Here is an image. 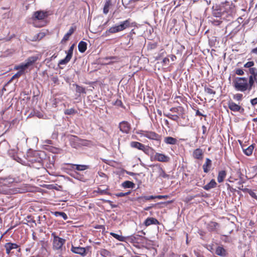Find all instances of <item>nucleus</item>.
<instances>
[{"label": "nucleus", "instance_id": "obj_31", "mask_svg": "<svg viewBox=\"0 0 257 257\" xmlns=\"http://www.w3.org/2000/svg\"><path fill=\"white\" fill-rule=\"evenodd\" d=\"M255 82L257 83V79H254L252 76H249L248 80L247 79V85L249 91L252 89Z\"/></svg>", "mask_w": 257, "mask_h": 257}, {"label": "nucleus", "instance_id": "obj_25", "mask_svg": "<svg viewBox=\"0 0 257 257\" xmlns=\"http://www.w3.org/2000/svg\"><path fill=\"white\" fill-rule=\"evenodd\" d=\"M242 148L243 152L244 153V154L247 156H250L252 154L254 148V145L252 144V145H250L249 146H248L246 149H244L243 147H242Z\"/></svg>", "mask_w": 257, "mask_h": 257}, {"label": "nucleus", "instance_id": "obj_57", "mask_svg": "<svg viewBox=\"0 0 257 257\" xmlns=\"http://www.w3.org/2000/svg\"><path fill=\"white\" fill-rule=\"evenodd\" d=\"M237 173L238 174V177L240 179V181L238 182V184H241L244 182L243 181V178H242L243 174L241 173V171L239 170L237 171Z\"/></svg>", "mask_w": 257, "mask_h": 257}, {"label": "nucleus", "instance_id": "obj_6", "mask_svg": "<svg viewBox=\"0 0 257 257\" xmlns=\"http://www.w3.org/2000/svg\"><path fill=\"white\" fill-rule=\"evenodd\" d=\"M130 146L133 148L137 149L139 150L142 151L144 153L148 155L150 150L153 149L149 146H145L143 144L138 142L133 141L130 143Z\"/></svg>", "mask_w": 257, "mask_h": 257}, {"label": "nucleus", "instance_id": "obj_14", "mask_svg": "<svg viewBox=\"0 0 257 257\" xmlns=\"http://www.w3.org/2000/svg\"><path fill=\"white\" fill-rule=\"evenodd\" d=\"M25 222L23 223L29 225L31 227L36 226L37 224L34 217L31 215L27 216L24 219Z\"/></svg>", "mask_w": 257, "mask_h": 257}, {"label": "nucleus", "instance_id": "obj_64", "mask_svg": "<svg viewBox=\"0 0 257 257\" xmlns=\"http://www.w3.org/2000/svg\"><path fill=\"white\" fill-rule=\"evenodd\" d=\"M166 257H177V255L173 252H169L166 255Z\"/></svg>", "mask_w": 257, "mask_h": 257}, {"label": "nucleus", "instance_id": "obj_3", "mask_svg": "<svg viewBox=\"0 0 257 257\" xmlns=\"http://www.w3.org/2000/svg\"><path fill=\"white\" fill-rule=\"evenodd\" d=\"M221 11L222 13L232 16L236 12V7L232 2L225 1L221 4Z\"/></svg>", "mask_w": 257, "mask_h": 257}, {"label": "nucleus", "instance_id": "obj_27", "mask_svg": "<svg viewBox=\"0 0 257 257\" xmlns=\"http://www.w3.org/2000/svg\"><path fill=\"white\" fill-rule=\"evenodd\" d=\"M5 183H4L3 186H0V193L3 194H8L9 193H11L10 189H8L7 186V180H5Z\"/></svg>", "mask_w": 257, "mask_h": 257}, {"label": "nucleus", "instance_id": "obj_37", "mask_svg": "<svg viewBox=\"0 0 257 257\" xmlns=\"http://www.w3.org/2000/svg\"><path fill=\"white\" fill-rule=\"evenodd\" d=\"M202 196H203V195L200 194H196V195H193V196H189L185 198V199L184 200V202L186 203H188L196 197H202Z\"/></svg>", "mask_w": 257, "mask_h": 257}, {"label": "nucleus", "instance_id": "obj_24", "mask_svg": "<svg viewBox=\"0 0 257 257\" xmlns=\"http://www.w3.org/2000/svg\"><path fill=\"white\" fill-rule=\"evenodd\" d=\"M165 144L168 145H176L178 142V140L172 137H167L164 138V140Z\"/></svg>", "mask_w": 257, "mask_h": 257}, {"label": "nucleus", "instance_id": "obj_39", "mask_svg": "<svg viewBox=\"0 0 257 257\" xmlns=\"http://www.w3.org/2000/svg\"><path fill=\"white\" fill-rule=\"evenodd\" d=\"M249 72L250 74L249 76H252L254 79H257V69L255 68H251L249 69Z\"/></svg>", "mask_w": 257, "mask_h": 257}, {"label": "nucleus", "instance_id": "obj_51", "mask_svg": "<svg viewBox=\"0 0 257 257\" xmlns=\"http://www.w3.org/2000/svg\"><path fill=\"white\" fill-rule=\"evenodd\" d=\"M193 109H194V111H195L196 116H203L204 117H206V115L201 113L199 109H196L195 108H193Z\"/></svg>", "mask_w": 257, "mask_h": 257}, {"label": "nucleus", "instance_id": "obj_44", "mask_svg": "<svg viewBox=\"0 0 257 257\" xmlns=\"http://www.w3.org/2000/svg\"><path fill=\"white\" fill-rule=\"evenodd\" d=\"M33 153V152L31 150H29L26 154L27 156V159L31 162H34L35 161V160L32 158V155Z\"/></svg>", "mask_w": 257, "mask_h": 257}, {"label": "nucleus", "instance_id": "obj_59", "mask_svg": "<svg viewBox=\"0 0 257 257\" xmlns=\"http://www.w3.org/2000/svg\"><path fill=\"white\" fill-rule=\"evenodd\" d=\"M211 22L213 25L215 26H218L221 24L222 21L219 20H213Z\"/></svg>", "mask_w": 257, "mask_h": 257}, {"label": "nucleus", "instance_id": "obj_55", "mask_svg": "<svg viewBox=\"0 0 257 257\" xmlns=\"http://www.w3.org/2000/svg\"><path fill=\"white\" fill-rule=\"evenodd\" d=\"M157 47V43H150L148 44V48L153 50L155 49Z\"/></svg>", "mask_w": 257, "mask_h": 257}, {"label": "nucleus", "instance_id": "obj_15", "mask_svg": "<svg viewBox=\"0 0 257 257\" xmlns=\"http://www.w3.org/2000/svg\"><path fill=\"white\" fill-rule=\"evenodd\" d=\"M227 104L228 108L231 111L237 112L239 111L241 109H242L243 110H244L243 108H241V107L240 105L237 104L232 100L229 101Z\"/></svg>", "mask_w": 257, "mask_h": 257}, {"label": "nucleus", "instance_id": "obj_29", "mask_svg": "<svg viewBox=\"0 0 257 257\" xmlns=\"http://www.w3.org/2000/svg\"><path fill=\"white\" fill-rule=\"evenodd\" d=\"M219 224L216 222L211 221L208 225V228L210 231H215L219 227Z\"/></svg>", "mask_w": 257, "mask_h": 257}, {"label": "nucleus", "instance_id": "obj_58", "mask_svg": "<svg viewBox=\"0 0 257 257\" xmlns=\"http://www.w3.org/2000/svg\"><path fill=\"white\" fill-rule=\"evenodd\" d=\"M11 16H12V13H11L10 11H9L8 13H5L3 15V18L4 19H9V18H11Z\"/></svg>", "mask_w": 257, "mask_h": 257}, {"label": "nucleus", "instance_id": "obj_49", "mask_svg": "<svg viewBox=\"0 0 257 257\" xmlns=\"http://www.w3.org/2000/svg\"><path fill=\"white\" fill-rule=\"evenodd\" d=\"M174 100H175V102H176L179 104L180 103L179 100L183 103L184 102V98L181 96H175L174 97Z\"/></svg>", "mask_w": 257, "mask_h": 257}, {"label": "nucleus", "instance_id": "obj_2", "mask_svg": "<svg viewBox=\"0 0 257 257\" xmlns=\"http://www.w3.org/2000/svg\"><path fill=\"white\" fill-rule=\"evenodd\" d=\"M51 236L53 237L52 240V248L53 250H61L63 245L65 243V239L59 237L55 232L51 233Z\"/></svg>", "mask_w": 257, "mask_h": 257}, {"label": "nucleus", "instance_id": "obj_35", "mask_svg": "<svg viewBox=\"0 0 257 257\" xmlns=\"http://www.w3.org/2000/svg\"><path fill=\"white\" fill-rule=\"evenodd\" d=\"M135 186V184L130 181H125L122 183V186L124 188H133Z\"/></svg>", "mask_w": 257, "mask_h": 257}, {"label": "nucleus", "instance_id": "obj_17", "mask_svg": "<svg viewBox=\"0 0 257 257\" xmlns=\"http://www.w3.org/2000/svg\"><path fill=\"white\" fill-rule=\"evenodd\" d=\"M170 110L174 112H177L182 118H185V109L182 106H178L176 107H172Z\"/></svg>", "mask_w": 257, "mask_h": 257}, {"label": "nucleus", "instance_id": "obj_60", "mask_svg": "<svg viewBox=\"0 0 257 257\" xmlns=\"http://www.w3.org/2000/svg\"><path fill=\"white\" fill-rule=\"evenodd\" d=\"M235 73L238 75H242L244 74V72L243 70L241 69H237L235 70Z\"/></svg>", "mask_w": 257, "mask_h": 257}, {"label": "nucleus", "instance_id": "obj_18", "mask_svg": "<svg viewBox=\"0 0 257 257\" xmlns=\"http://www.w3.org/2000/svg\"><path fill=\"white\" fill-rule=\"evenodd\" d=\"M192 156L194 158L198 160H202L203 156V152L202 149L197 148L194 150Z\"/></svg>", "mask_w": 257, "mask_h": 257}, {"label": "nucleus", "instance_id": "obj_62", "mask_svg": "<svg viewBox=\"0 0 257 257\" xmlns=\"http://www.w3.org/2000/svg\"><path fill=\"white\" fill-rule=\"evenodd\" d=\"M250 103L252 106H255L257 104V97L251 99L250 100Z\"/></svg>", "mask_w": 257, "mask_h": 257}, {"label": "nucleus", "instance_id": "obj_10", "mask_svg": "<svg viewBox=\"0 0 257 257\" xmlns=\"http://www.w3.org/2000/svg\"><path fill=\"white\" fill-rule=\"evenodd\" d=\"M154 160L161 162L167 163L170 161V157L164 154L156 153L154 155Z\"/></svg>", "mask_w": 257, "mask_h": 257}, {"label": "nucleus", "instance_id": "obj_34", "mask_svg": "<svg viewBox=\"0 0 257 257\" xmlns=\"http://www.w3.org/2000/svg\"><path fill=\"white\" fill-rule=\"evenodd\" d=\"M164 115L171 120H173L177 121V122H178V121H179L180 115H173L170 113H164Z\"/></svg>", "mask_w": 257, "mask_h": 257}, {"label": "nucleus", "instance_id": "obj_38", "mask_svg": "<svg viewBox=\"0 0 257 257\" xmlns=\"http://www.w3.org/2000/svg\"><path fill=\"white\" fill-rule=\"evenodd\" d=\"M93 193L94 194L97 193L100 195H110V193L108 192V189L107 188L105 190H101L100 188H98L96 190H94Z\"/></svg>", "mask_w": 257, "mask_h": 257}, {"label": "nucleus", "instance_id": "obj_19", "mask_svg": "<svg viewBox=\"0 0 257 257\" xmlns=\"http://www.w3.org/2000/svg\"><path fill=\"white\" fill-rule=\"evenodd\" d=\"M212 166V161L209 158H206L205 163L203 165L202 168L203 171L205 173H207L210 170Z\"/></svg>", "mask_w": 257, "mask_h": 257}, {"label": "nucleus", "instance_id": "obj_9", "mask_svg": "<svg viewBox=\"0 0 257 257\" xmlns=\"http://www.w3.org/2000/svg\"><path fill=\"white\" fill-rule=\"evenodd\" d=\"M48 16V12L42 11H38L34 13L33 20H43Z\"/></svg>", "mask_w": 257, "mask_h": 257}, {"label": "nucleus", "instance_id": "obj_12", "mask_svg": "<svg viewBox=\"0 0 257 257\" xmlns=\"http://www.w3.org/2000/svg\"><path fill=\"white\" fill-rule=\"evenodd\" d=\"M4 247L6 249V252L7 254H10L12 249H17L19 247V245L16 243L8 242L6 243Z\"/></svg>", "mask_w": 257, "mask_h": 257}, {"label": "nucleus", "instance_id": "obj_4", "mask_svg": "<svg viewBox=\"0 0 257 257\" xmlns=\"http://www.w3.org/2000/svg\"><path fill=\"white\" fill-rule=\"evenodd\" d=\"M130 27V20L127 19L121 22L119 25L110 27L107 31H106V33L107 32L111 34L117 33L122 31Z\"/></svg>", "mask_w": 257, "mask_h": 257}, {"label": "nucleus", "instance_id": "obj_28", "mask_svg": "<svg viewBox=\"0 0 257 257\" xmlns=\"http://www.w3.org/2000/svg\"><path fill=\"white\" fill-rule=\"evenodd\" d=\"M217 183L214 179H212L210 182L203 186V189L205 190H209L212 188H214L216 187Z\"/></svg>", "mask_w": 257, "mask_h": 257}, {"label": "nucleus", "instance_id": "obj_1", "mask_svg": "<svg viewBox=\"0 0 257 257\" xmlns=\"http://www.w3.org/2000/svg\"><path fill=\"white\" fill-rule=\"evenodd\" d=\"M233 86L237 91L249 92L247 85V78L246 77H236L232 82Z\"/></svg>", "mask_w": 257, "mask_h": 257}, {"label": "nucleus", "instance_id": "obj_13", "mask_svg": "<svg viewBox=\"0 0 257 257\" xmlns=\"http://www.w3.org/2000/svg\"><path fill=\"white\" fill-rule=\"evenodd\" d=\"M71 250L73 253L79 254L83 256H85L87 254L86 250L84 247H75L72 245Z\"/></svg>", "mask_w": 257, "mask_h": 257}, {"label": "nucleus", "instance_id": "obj_11", "mask_svg": "<svg viewBox=\"0 0 257 257\" xmlns=\"http://www.w3.org/2000/svg\"><path fill=\"white\" fill-rule=\"evenodd\" d=\"M145 137L149 140H155L157 141H160L161 136L153 131H147L145 134Z\"/></svg>", "mask_w": 257, "mask_h": 257}, {"label": "nucleus", "instance_id": "obj_54", "mask_svg": "<svg viewBox=\"0 0 257 257\" xmlns=\"http://www.w3.org/2000/svg\"><path fill=\"white\" fill-rule=\"evenodd\" d=\"M147 131L145 130H138L136 132V134L138 135H139L140 137H145V134L146 133Z\"/></svg>", "mask_w": 257, "mask_h": 257}, {"label": "nucleus", "instance_id": "obj_50", "mask_svg": "<svg viewBox=\"0 0 257 257\" xmlns=\"http://www.w3.org/2000/svg\"><path fill=\"white\" fill-rule=\"evenodd\" d=\"M130 193H131L130 191H128V192H125V193L119 192V193H117L115 194V196L118 197H123V196H125L126 195H128Z\"/></svg>", "mask_w": 257, "mask_h": 257}, {"label": "nucleus", "instance_id": "obj_56", "mask_svg": "<svg viewBox=\"0 0 257 257\" xmlns=\"http://www.w3.org/2000/svg\"><path fill=\"white\" fill-rule=\"evenodd\" d=\"M22 75V71H18L16 74L12 76L11 80H13L16 78H19Z\"/></svg>", "mask_w": 257, "mask_h": 257}, {"label": "nucleus", "instance_id": "obj_61", "mask_svg": "<svg viewBox=\"0 0 257 257\" xmlns=\"http://www.w3.org/2000/svg\"><path fill=\"white\" fill-rule=\"evenodd\" d=\"M249 194L253 198L257 200V195L255 193L251 190L249 191Z\"/></svg>", "mask_w": 257, "mask_h": 257}, {"label": "nucleus", "instance_id": "obj_46", "mask_svg": "<svg viewBox=\"0 0 257 257\" xmlns=\"http://www.w3.org/2000/svg\"><path fill=\"white\" fill-rule=\"evenodd\" d=\"M54 214L56 216H61L64 220L68 218L67 214L63 212H55Z\"/></svg>", "mask_w": 257, "mask_h": 257}, {"label": "nucleus", "instance_id": "obj_21", "mask_svg": "<svg viewBox=\"0 0 257 257\" xmlns=\"http://www.w3.org/2000/svg\"><path fill=\"white\" fill-rule=\"evenodd\" d=\"M75 29V27H71L68 32L64 36L61 43H64L67 41L69 40L70 36L74 32Z\"/></svg>", "mask_w": 257, "mask_h": 257}, {"label": "nucleus", "instance_id": "obj_42", "mask_svg": "<svg viewBox=\"0 0 257 257\" xmlns=\"http://www.w3.org/2000/svg\"><path fill=\"white\" fill-rule=\"evenodd\" d=\"M100 254L103 257L110 256V252L106 249H101L100 251Z\"/></svg>", "mask_w": 257, "mask_h": 257}, {"label": "nucleus", "instance_id": "obj_48", "mask_svg": "<svg viewBox=\"0 0 257 257\" xmlns=\"http://www.w3.org/2000/svg\"><path fill=\"white\" fill-rule=\"evenodd\" d=\"M113 105L117 106H120L122 108L125 107L123 105L121 100L120 99H116L115 100V101L113 103Z\"/></svg>", "mask_w": 257, "mask_h": 257}, {"label": "nucleus", "instance_id": "obj_47", "mask_svg": "<svg viewBox=\"0 0 257 257\" xmlns=\"http://www.w3.org/2000/svg\"><path fill=\"white\" fill-rule=\"evenodd\" d=\"M28 67H25V63L24 64H22L21 65H18V66H16L15 67V69L16 70H20L19 71H22V74L23 73L24 70L27 68Z\"/></svg>", "mask_w": 257, "mask_h": 257}, {"label": "nucleus", "instance_id": "obj_7", "mask_svg": "<svg viewBox=\"0 0 257 257\" xmlns=\"http://www.w3.org/2000/svg\"><path fill=\"white\" fill-rule=\"evenodd\" d=\"M74 47V44L72 45L69 48V50L67 52L66 56L65 57V58L64 59H63L59 61V64H61V65L66 64L67 63H68L70 61V60H71V59L72 57Z\"/></svg>", "mask_w": 257, "mask_h": 257}, {"label": "nucleus", "instance_id": "obj_40", "mask_svg": "<svg viewBox=\"0 0 257 257\" xmlns=\"http://www.w3.org/2000/svg\"><path fill=\"white\" fill-rule=\"evenodd\" d=\"M105 60H113V61H110L106 63L107 65H110L112 64L114 62H116L118 61V57L117 56H111V57H107L105 58Z\"/></svg>", "mask_w": 257, "mask_h": 257}, {"label": "nucleus", "instance_id": "obj_36", "mask_svg": "<svg viewBox=\"0 0 257 257\" xmlns=\"http://www.w3.org/2000/svg\"><path fill=\"white\" fill-rule=\"evenodd\" d=\"M110 235H111L112 237L116 239L117 240L120 241H125V237L122 236L121 235L117 234L114 232H110Z\"/></svg>", "mask_w": 257, "mask_h": 257}, {"label": "nucleus", "instance_id": "obj_45", "mask_svg": "<svg viewBox=\"0 0 257 257\" xmlns=\"http://www.w3.org/2000/svg\"><path fill=\"white\" fill-rule=\"evenodd\" d=\"M243 94L242 93H236L233 95V98L238 101H240L243 99Z\"/></svg>", "mask_w": 257, "mask_h": 257}, {"label": "nucleus", "instance_id": "obj_30", "mask_svg": "<svg viewBox=\"0 0 257 257\" xmlns=\"http://www.w3.org/2000/svg\"><path fill=\"white\" fill-rule=\"evenodd\" d=\"M78 48L80 53H84L87 49V43L83 41H80L78 44Z\"/></svg>", "mask_w": 257, "mask_h": 257}, {"label": "nucleus", "instance_id": "obj_16", "mask_svg": "<svg viewBox=\"0 0 257 257\" xmlns=\"http://www.w3.org/2000/svg\"><path fill=\"white\" fill-rule=\"evenodd\" d=\"M160 224L159 221L155 218L154 217H148L144 221V224L148 227L151 225H159Z\"/></svg>", "mask_w": 257, "mask_h": 257}, {"label": "nucleus", "instance_id": "obj_20", "mask_svg": "<svg viewBox=\"0 0 257 257\" xmlns=\"http://www.w3.org/2000/svg\"><path fill=\"white\" fill-rule=\"evenodd\" d=\"M67 165L70 166L72 169L78 171H84L88 169V166L85 165H77L73 164H68Z\"/></svg>", "mask_w": 257, "mask_h": 257}, {"label": "nucleus", "instance_id": "obj_43", "mask_svg": "<svg viewBox=\"0 0 257 257\" xmlns=\"http://www.w3.org/2000/svg\"><path fill=\"white\" fill-rule=\"evenodd\" d=\"M77 113V111L74 108H70L65 110L64 113L66 115L74 114Z\"/></svg>", "mask_w": 257, "mask_h": 257}, {"label": "nucleus", "instance_id": "obj_52", "mask_svg": "<svg viewBox=\"0 0 257 257\" xmlns=\"http://www.w3.org/2000/svg\"><path fill=\"white\" fill-rule=\"evenodd\" d=\"M80 142L81 144L84 146H88L91 143V142L90 141L86 140H81Z\"/></svg>", "mask_w": 257, "mask_h": 257}, {"label": "nucleus", "instance_id": "obj_22", "mask_svg": "<svg viewBox=\"0 0 257 257\" xmlns=\"http://www.w3.org/2000/svg\"><path fill=\"white\" fill-rule=\"evenodd\" d=\"M38 60V57L37 56H34L32 57H29L26 60V62L25 63V66L28 67V68L33 65L34 63H35Z\"/></svg>", "mask_w": 257, "mask_h": 257}, {"label": "nucleus", "instance_id": "obj_53", "mask_svg": "<svg viewBox=\"0 0 257 257\" xmlns=\"http://www.w3.org/2000/svg\"><path fill=\"white\" fill-rule=\"evenodd\" d=\"M254 63L253 61H249L246 63L244 65V67L245 68H252V67L254 65Z\"/></svg>", "mask_w": 257, "mask_h": 257}, {"label": "nucleus", "instance_id": "obj_63", "mask_svg": "<svg viewBox=\"0 0 257 257\" xmlns=\"http://www.w3.org/2000/svg\"><path fill=\"white\" fill-rule=\"evenodd\" d=\"M162 63L163 65H168L169 63V59L168 57H165L163 59Z\"/></svg>", "mask_w": 257, "mask_h": 257}, {"label": "nucleus", "instance_id": "obj_26", "mask_svg": "<svg viewBox=\"0 0 257 257\" xmlns=\"http://www.w3.org/2000/svg\"><path fill=\"white\" fill-rule=\"evenodd\" d=\"M226 171L225 170H221L218 172L217 175V181L218 183H222L223 182L226 176Z\"/></svg>", "mask_w": 257, "mask_h": 257}, {"label": "nucleus", "instance_id": "obj_5", "mask_svg": "<svg viewBox=\"0 0 257 257\" xmlns=\"http://www.w3.org/2000/svg\"><path fill=\"white\" fill-rule=\"evenodd\" d=\"M152 170V173L158 178H168L169 175L167 174L160 164H154L150 166Z\"/></svg>", "mask_w": 257, "mask_h": 257}, {"label": "nucleus", "instance_id": "obj_8", "mask_svg": "<svg viewBox=\"0 0 257 257\" xmlns=\"http://www.w3.org/2000/svg\"><path fill=\"white\" fill-rule=\"evenodd\" d=\"M120 131L123 133L128 134L131 130V125L126 121H122L119 123Z\"/></svg>", "mask_w": 257, "mask_h": 257}, {"label": "nucleus", "instance_id": "obj_41", "mask_svg": "<svg viewBox=\"0 0 257 257\" xmlns=\"http://www.w3.org/2000/svg\"><path fill=\"white\" fill-rule=\"evenodd\" d=\"M45 36V33L43 32H41L37 34L36 36H34L33 41H40Z\"/></svg>", "mask_w": 257, "mask_h": 257}, {"label": "nucleus", "instance_id": "obj_33", "mask_svg": "<svg viewBox=\"0 0 257 257\" xmlns=\"http://www.w3.org/2000/svg\"><path fill=\"white\" fill-rule=\"evenodd\" d=\"M111 6V2L110 0H108V1H106V2L105 3L104 7H103V13L104 14L106 15L108 13L110 7Z\"/></svg>", "mask_w": 257, "mask_h": 257}, {"label": "nucleus", "instance_id": "obj_23", "mask_svg": "<svg viewBox=\"0 0 257 257\" xmlns=\"http://www.w3.org/2000/svg\"><path fill=\"white\" fill-rule=\"evenodd\" d=\"M215 253L221 256H225L227 254L226 250L221 246H218L216 247Z\"/></svg>", "mask_w": 257, "mask_h": 257}, {"label": "nucleus", "instance_id": "obj_32", "mask_svg": "<svg viewBox=\"0 0 257 257\" xmlns=\"http://www.w3.org/2000/svg\"><path fill=\"white\" fill-rule=\"evenodd\" d=\"M213 87L209 85V86H205L204 91L208 94L214 95L216 91L213 89Z\"/></svg>", "mask_w": 257, "mask_h": 257}]
</instances>
